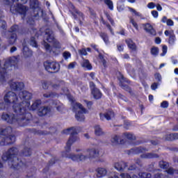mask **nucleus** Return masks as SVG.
<instances>
[{"mask_svg": "<svg viewBox=\"0 0 178 178\" xmlns=\"http://www.w3.org/2000/svg\"><path fill=\"white\" fill-rule=\"evenodd\" d=\"M152 16H153L155 19H156V18L158 17V16H159L158 11H156V10H152Z\"/></svg>", "mask_w": 178, "mask_h": 178, "instance_id": "052dcab7", "label": "nucleus"}, {"mask_svg": "<svg viewBox=\"0 0 178 178\" xmlns=\"http://www.w3.org/2000/svg\"><path fill=\"white\" fill-rule=\"evenodd\" d=\"M163 53L161 54V56H165L166 55V52H168V46L163 45L162 48Z\"/></svg>", "mask_w": 178, "mask_h": 178, "instance_id": "3c124183", "label": "nucleus"}, {"mask_svg": "<svg viewBox=\"0 0 178 178\" xmlns=\"http://www.w3.org/2000/svg\"><path fill=\"white\" fill-rule=\"evenodd\" d=\"M163 176V175H162V173L158 172V173L154 175V178H162Z\"/></svg>", "mask_w": 178, "mask_h": 178, "instance_id": "69168bd1", "label": "nucleus"}, {"mask_svg": "<svg viewBox=\"0 0 178 178\" xmlns=\"http://www.w3.org/2000/svg\"><path fill=\"white\" fill-rule=\"evenodd\" d=\"M63 134H70V138L65 147V151L61 153L63 158H68V159H71L72 161H86V159H88V158H90L88 153L86 152L81 154L69 153L72 151V145H73L76 141H79V140H80L77 136L76 127H72L67 128V129H64L63 131Z\"/></svg>", "mask_w": 178, "mask_h": 178, "instance_id": "f03ea898", "label": "nucleus"}, {"mask_svg": "<svg viewBox=\"0 0 178 178\" xmlns=\"http://www.w3.org/2000/svg\"><path fill=\"white\" fill-rule=\"evenodd\" d=\"M58 94L55 93V92H47V93H44L43 95V97L44 98H55V97H58Z\"/></svg>", "mask_w": 178, "mask_h": 178, "instance_id": "c9c22d12", "label": "nucleus"}, {"mask_svg": "<svg viewBox=\"0 0 178 178\" xmlns=\"http://www.w3.org/2000/svg\"><path fill=\"white\" fill-rule=\"evenodd\" d=\"M117 9L118 12H123V10H124V4L123 3L118 4L117 6Z\"/></svg>", "mask_w": 178, "mask_h": 178, "instance_id": "8fccbe9b", "label": "nucleus"}, {"mask_svg": "<svg viewBox=\"0 0 178 178\" xmlns=\"http://www.w3.org/2000/svg\"><path fill=\"white\" fill-rule=\"evenodd\" d=\"M129 23H131L134 27L136 29V30H138V24L136 21H134V19L130 18Z\"/></svg>", "mask_w": 178, "mask_h": 178, "instance_id": "de8ad7c7", "label": "nucleus"}, {"mask_svg": "<svg viewBox=\"0 0 178 178\" xmlns=\"http://www.w3.org/2000/svg\"><path fill=\"white\" fill-rule=\"evenodd\" d=\"M1 159L5 162L8 161V166L13 170H19L24 172L27 169V164L19 159V149L13 147L4 152L1 156Z\"/></svg>", "mask_w": 178, "mask_h": 178, "instance_id": "7ed1b4c3", "label": "nucleus"}, {"mask_svg": "<svg viewBox=\"0 0 178 178\" xmlns=\"http://www.w3.org/2000/svg\"><path fill=\"white\" fill-rule=\"evenodd\" d=\"M79 55H83L84 56H86L87 55V50L86 49H82L79 50Z\"/></svg>", "mask_w": 178, "mask_h": 178, "instance_id": "6e6d98bb", "label": "nucleus"}, {"mask_svg": "<svg viewBox=\"0 0 178 178\" xmlns=\"http://www.w3.org/2000/svg\"><path fill=\"white\" fill-rule=\"evenodd\" d=\"M127 163L124 161L117 162L114 164L115 169H116V170H118V172H124V170H126V169H127Z\"/></svg>", "mask_w": 178, "mask_h": 178, "instance_id": "f3484780", "label": "nucleus"}, {"mask_svg": "<svg viewBox=\"0 0 178 178\" xmlns=\"http://www.w3.org/2000/svg\"><path fill=\"white\" fill-rule=\"evenodd\" d=\"M99 116L101 120H111L115 118V113L112 110H108L104 113H101Z\"/></svg>", "mask_w": 178, "mask_h": 178, "instance_id": "4468645a", "label": "nucleus"}, {"mask_svg": "<svg viewBox=\"0 0 178 178\" xmlns=\"http://www.w3.org/2000/svg\"><path fill=\"white\" fill-rule=\"evenodd\" d=\"M159 165L161 169H168V168H169V163L166 161H161L159 162Z\"/></svg>", "mask_w": 178, "mask_h": 178, "instance_id": "4c0bfd02", "label": "nucleus"}, {"mask_svg": "<svg viewBox=\"0 0 178 178\" xmlns=\"http://www.w3.org/2000/svg\"><path fill=\"white\" fill-rule=\"evenodd\" d=\"M108 20L110 22V23L112 24V26H115V21H113V19L109 15V14L106 15Z\"/></svg>", "mask_w": 178, "mask_h": 178, "instance_id": "5fc2aeb1", "label": "nucleus"}, {"mask_svg": "<svg viewBox=\"0 0 178 178\" xmlns=\"http://www.w3.org/2000/svg\"><path fill=\"white\" fill-rule=\"evenodd\" d=\"M172 138H173V141L174 140H178V133L172 134Z\"/></svg>", "mask_w": 178, "mask_h": 178, "instance_id": "774afa93", "label": "nucleus"}, {"mask_svg": "<svg viewBox=\"0 0 178 178\" xmlns=\"http://www.w3.org/2000/svg\"><path fill=\"white\" fill-rule=\"evenodd\" d=\"M44 38V40L42 42V45H44V47L47 52H51V45H49V44H48L47 42H52L53 47L54 48H56L57 49H60V43L58 40H56V39H55V36L54 35V31H52V30L49 29H46ZM45 41H47V42Z\"/></svg>", "mask_w": 178, "mask_h": 178, "instance_id": "20e7f679", "label": "nucleus"}, {"mask_svg": "<svg viewBox=\"0 0 178 178\" xmlns=\"http://www.w3.org/2000/svg\"><path fill=\"white\" fill-rule=\"evenodd\" d=\"M165 172H167L168 175H178V170H175L172 168H168Z\"/></svg>", "mask_w": 178, "mask_h": 178, "instance_id": "79ce46f5", "label": "nucleus"}, {"mask_svg": "<svg viewBox=\"0 0 178 178\" xmlns=\"http://www.w3.org/2000/svg\"><path fill=\"white\" fill-rule=\"evenodd\" d=\"M154 77H155L156 80H157L159 81H162V76L161 75V74H159V73L155 74Z\"/></svg>", "mask_w": 178, "mask_h": 178, "instance_id": "4d7b16f0", "label": "nucleus"}, {"mask_svg": "<svg viewBox=\"0 0 178 178\" xmlns=\"http://www.w3.org/2000/svg\"><path fill=\"white\" fill-rule=\"evenodd\" d=\"M19 155L20 156H31V148H30V145L29 147L25 146Z\"/></svg>", "mask_w": 178, "mask_h": 178, "instance_id": "aec40b11", "label": "nucleus"}, {"mask_svg": "<svg viewBox=\"0 0 178 178\" xmlns=\"http://www.w3.org/2000/svg\"><path fill=\"white\" fill-rule=\"evenodd\" d=\"M30 45L32 47H34L35 48H37V42L35 41V38L32 37L30 40Z\"/></svg>", "mask_w": 178, "mask_h": 178, "instance_id": "49530a36", "label": "nucleus"}, {"mask_svg": "<svg viewBox=\"0 0 178 178\" xmlns=\"http://www.w3.org/2000/svg\"><path fill=\"white\" fill-rule=\"evenodd\" d=\"M22 52L25 58H30V56H33V51L29 49V47H27V44L26 43V40H23L22 42Z\"/></svg>", "mask_w": 178, "mask_h": 178, "instance_id": "dca6fc26", "label": "nucleus"}, {"mask_svg": "<svg viewBox=\"0 0 178 178\" xmlns=\"http://www.w3.org/2000/svg\"><path fill=\"white\" fill-rule=\"evenodd\" d=\"M175 41H176V35L175 33H170V36H169L168 42L170 45H175Z\"/></svg>", "mask_w": 178, "mask_h": 178, "instance_id": "f704fd0d", "label": "nucleus"}, {"mask_svg": "<svg viewBox=\"0 0 178 178\" xmlns=\"http://www.w3.org/2000/svg\"><path fill=\"white\" fill-rule=\"evenodd\" d=\"M86 150L87 151L86 152L89 158H97V156H99V155L98 149L95 148H89Z\"/></svg>", "mask_w": 178, "mask_h": 178, "instance_id": "a211bd4d", "label": "nucleus"}, {"mask_svg": "<svg viewBox=\"0 0 178 178\" xmlns=\"http://www.w3.org/2000/svg\"><path fill=\"white\" fill-rule=\"evenodd\" d=\"M144 30L147 33V34H149V35H156V31L155 29H154V26L151 25L149 23H146L143 24Z\"/></svg>", "mask_w": 178, "mask_h": 178, "instance_id": "2eb2a0df", "label": "nucleus"}, {"mask_svg": "<svg viewBox=\"0 0 178 178\" xmlns=\"http://www.w3.org/2000/svg\"><path fill=\"white\" fill-rule=\"evenodd\" d=\"M12 131L13 129L10 127H7L6 129H1L0 134L1 136H3V137H1L0 141V145L1 147H4V145H10L16 141V136H15V135H9L12 134Z\"/></svg>", "mask_w": 178, "mask_h": 178, "instance_id": "423d86ee", "label": "nucleus"}, {"mask_svg": "<svg viewBox=\"0 0 178 178\" xmlns=\"http://www.w3.org/2000/svg\"><path fill=\"white\" fill-rule=\"evenodd\" d=\"M51 112V108L48 106L40 107L38 111V116H45L47 113H49Z\"/></svg>", "mask_w": 178, "mask_h": 178, "instance_id": "6ab92c4d", "label": "nucleus"}, {"mask_svg": "<svg viewBox=\"0 0 178 178\" xmlns=\"http://www.w3.org/2000/svg\"><path fill=\"white\" fill-rule=\"evenodd\" d=\"M29 0H4L6 5H12L13 2H18L16 6H10V12L12 13H19V15H22V19H24V16H26V13L29 10L26 6L22 4L27 3Z\"/></svg>", "mask_w": 178, "mask_h": 178, "instance_id": "39448f33", "label": "nucleus"}, {"mask_svg": "<svg viewBox=\"0 0 178 178\" xmlns=\"http://www.w3.org/2000/svg\"><path fill=\"white\" fill-rule=\"evenodd\" d=\"M167 26H173L175 23L173 22V20L172 19H168L167 20Z\"/></svg>", "mask_w": 178, "mask_h": 178, "instance_id": "0e129e2a", "label": "nucleus"}, {"mask_svg": "<svg viewBox=\"0 0 178 178\" xmlns=\"http://www.w3.org/2000/svg\"><path fill=\"white\" fill-rule=\"evenodd\" d=\"M136 168V164H132L127 168V170H135Z\"/></svg>", "mask_w": 178, "mask_h": 178, "instance_id": "680f3d73", "label": "nucleus"}, {"mask_svg": "<svg viewBox=\"0 0 178 178\" xmlns=\"http://www.w3.org/2000/svg\"><path fill=\"white\" fill-rule=\"evenodd\" d=\"M124 136L126 138L131 140V141H134V140H136V136L131 133H124Z\"/></svg>", "mask_w": 178, "mask_h": 178, "instance_id": "72a5a7b5", "label": "nucleus"}, {"mask_svg": "<svg viewBox=\"0 0 178 178\" xmlns=\"http://www.w3.org/2000/svg\"><path fill=\"white\" fill-rule=\"evenodd\" d=\"M104 1L105 5H106L110 10H113V1L112 0H102Z\"/></svg>", "mask_w": 178, "mask_h": 178, "instance_id": "2f4dec72", "label": "nucleus"}, {"mask_svg": "<svg viewBox=\"0 0 178 178\" xmlns=\"http://www.w3.org/2000/svg\"><path fill=\"white\" fill-rule=\"evenodd\" d=\"M72 15L74 17V19H77V15L79 16V17H82V19L84 17V15H83V13L80 12V10L77 9H74V11L72 13Z\"/></svg>", "mask_w": 178, "mask_h": 178, "instance_id": "bb28decb", "label": "nucleus"}, {"mask_svg": "<svg viewBox=\"0 0 178 178\" xmlns=\"http://www.w3.org/2000/svg\"><path fill=\"white\" fill-rule=\"evenodd\" d=\"M155 6H156V5H155V3H154V2H150L147 4V8L149 9H154Z\"/></svg>", "mask_w": 178, "mask_h": 178, "instance_id": "bf43d9fd", "label": "nucleus"}, {"mask_svg": "<svg viewBox=\"0 0 178 178\" xmlns=\"http://www.w3.org/2000/svg\"><path fill=\"white\" fill-rule=\"evenodd\" d=\"M17 31H19V26L13 25L10 27L9 32L12 33L10 34V37L8 40V43L10 44V45H13V44L16 42V40L17 38V35L16 34V33H17Z\"/></svg>", "mask_w": 178, "mask_h": 178, "instance_id": "9d476101", "label": "nucleus"}, {"mask_svg": "<svg viewBox=\"0 0 178 178\" xmlns=\"http://www.w3.org/2000/svg\"><path fill=\"white\" fill-rule=\"evenodd\" d=\"M44 66L49 73H58L60 69V65L55 61H46L44 63Z\"/></svg>", "mask_w": 178, "mask_h": 178, "instance_id": "6e6552de", "label": "nucleus"}, {"mask_svg": "<svg viewBox=\"0 0 178 178\" xmlns=\"http://www.w3.org/2000/svg\"><path fill=\"white\" fill-rule=\"evenodd\" d=\"M95 136H103L104 131L102 130V128H101V126L99 125L95 126Z\"/></svg>", "mask_w": 178, "mask_h": 178, "instance_id": "393cba45", "label": "nucleus"}, {"mask_svg": "<svg viewBox=\"0 0 178 178\" xmlns=\"http://www.w3.org/2000/svg\"><path fill=\"white\" fill-rule=\"evenodd\" d=\"M120 87H122V88H123V90H125L126 91H128L130 93L131 92V89L130 88V87H129V86L124 84L123 83V81H121Z\"/></svg>", "mask_w": 178, "mask_h": 178, "instance_id": "37998d69", "label": "nucleus"}, {"mask_svg": "<svg viewBox=\"0 0 178 178\" xmlns=\"http://www.w3.org/2000/svg\"><path fill=\"white\" fill-rule=\"evenodd\" d=\"M90 88L91 90L92 95L95 99H101L102 98V92L101 90L96 88L95 83L94 82H90Z\"/></svg>", "mask_w": 178, "mask_h": 178, "instance_id": "9b49d317", "label": "nucleus"}, {"mask_svg": "<svg viewBox=\"0 0 178 178\" xmlns=\"http://www.w3.org/2000/svg\"><path fill=\"white\" fill-rule=\"evenodd\" d=\"M39 2L38 0H31L30 1V6L32 9H38L39 6Z\"/></svg>", "mask_w": 178, "mask_h": 178, "instance_id": "c85d7f7f", "label": "nucleus"}, {"mask_svg": "<svg viewBox=\"0 0 178 178\" xmlns=\"http://www.w3.org/2000/svg\"><path fill=\"white\" fill-rule=\"evenodd\" d=\"M163 140L165 141H173V135L172 134H166L163 138Z\"/></svg>", "mask_w": 178, "mask_h": 178, "instance_id": "c03bdc74", "label": "nucleus"}, {"mask_svg": "<svg viewBox=\"0 0 178 178\" xmlns=\"http://www.w3.org/2000/svg\"><path fill=\"white\" fill-rule=\"evenodd\" d=\"M127 45H128V47L129 49H131V51H136L137 49V46H136V43L131 40V39H127L126 40Z\"/></svg>", "mask_w": 178, "mask_h": 178, "instance_id": "b1692460", "label": "nucleus"}, {"mask_svg": "<svg viewBox=\"0 0 178 178\" xmlns=\"http://www.w3.org/2000/svg\"><path fill=\"white\" fill-rule=\"evenodd\" d=\"M128 9H129V12H131V13H134L135 15V16H138V17H143V14L137 12L136 10H134V8H133L131 7H128Z\"/></svg>", "mask_w": 178, "mask_h": 178, "instance_id": "e433bc0d", "label": "nucleus"}, {"mask_svg": "<svg viewBox=\"0 0 178 178\" xmlns=\"http://www.w3.org/2000/svg\"><path fill=\"white\" fill-rule=\"evenodd\" d=\"M138 176L140 178H151L152 177L151 173H148V172H140L138 174Z\"/></svg>", "mask_w": 178, "mask_h": 178, "instance_id": "ea45409f", "label": "nucleus"}, {"mask_svg": "<svg viewBox=\"0 0 178 178\" xmlns=\"http://www.w3.org/2000/svg\"><path fill=\"white\" fill-rule=\"evenodd\" d=\"M40 105H41V101L40 99L35 100L31 106H29V108L26 110V113H29V110L31 109V111H35V109H38L40 108Z\"/></svg>", "mask_w": 178, "mask_h": 178, "instance_id": "4be33fe9", "label": "nucleus"}, {"mask_svg": "<svg viewBox=\"0 0 178 178\" xmlns=\"http://www.w3.org/2000/svg\"><path fill=\"white\" fill-rule=\"evenodd\" d=\"M119 140L120 138L118 135L113 136L111 140L112 145H118L119 144Z\"/></svg>", "mask_w": 178, "mask_h": 178, "instance_id": "7c9ffc66", "label": "nucleus"}, {"mask_svg": "<svg viewBox=\"0 0 178 178\" xmlns=\"http://www.w3.org/2000/svg\"><path fill=\"white\" fill-rule=\"evenodd\" d=\"M99 35L101 38H102V40L104 41L105 44H109V37L108 36L107 33L101 32L99 33Z\"/></svg>", "mask_w": 178, "mask_h": 178, "instance_id": "cd10ccee", "label": "nucleus"}, {"mask_svg": "<svg viewBox=\"0 0 178 178\" xmlns=\"http://www.w3.org/2000/svg\"><path fill=\"white\" fill-rule=\"evenodd\" d=\"M0 27L3 30H6V27H7L6 22L4 20H0Z\"/></svg>", "mask_w": 178, "mask_h": 178, "instance_id": "09e8293b", "label": "nucleus"}, {"mask_svg": "<svg viewBox=\"0 0 178 178\" xmlns=\"http://www.w3.org/2000/svg\"><path fill=\"white\" fill-rule=\"evenodd\" d=\"M19 99H24L21 102H29V106H30V99L33 97V95L30 93L28 91L24 90L22 92H19Z\"/></svg>", "mask_w": 178, "mask_h": 178, "instance_id": "ddd939ff", "label": "nucleus"}, {"mask_svg": "<svg viewBox=\"0 0 178 178\" xmlns=\"http://www.w3.org/2000/svg\"><path fill=\"white\" fill-rule=\"evenodd\" d=\"M3 101L6 105L13 104V109L15 113L17 114V118L15 114L3 113L1 115L2 120L6 122L9 124H15L18 123L19 126H27L31 122L33 115L30 113H27V110L30 106L29 102H20L17 95L13 91L7 92L3 96Z\"/></svg>", "mask_w": 178, "mask_h": 178, "instance_id": "f257e3e1", "label": "nucleus"}, {"mask_svg": "<svg viewBox=\"0 0 178 178\" xmlns=\"http://www.w3.org/2000/svg\"><path fill=\"white\" fill-rule=\"evenodd\" d=\"M151 88L153 90H156V88H158V83H154L152 86H151Z\"/></svg>", "mask_w": 178, "mask_h": 178, "instance_id": "e2e57ef3", "label": "nucleus"}, {"mask_svg": "<svg viewBox=\"0 0 178 178\" xmlns=\"http://www.w3.org/2000/svg\"><path fill=\"white\" fill-rule=\"evenodd\" d=\"M77 108L79 109L77 113H76L75 118L78 122H83L84 120L85 117H84V113H86V109L84 107H83V105L80 103H76L74 104L72 111L73 112H76V109Z\"/></svg>", "mask_w": 178, "mask_h": 178, "instance_id": "0eeeda50", "label": "nucleus"}, {"mask_svg": "<svg viewBox=\"0 0 178 178\" xmlns=\"http://www.w3.org/2000/svg\"><path fill=\"white\" fill-rule=\"evenodd\" d=\"M82 66L83 67H86V69H88V70H91V69H92V66L91 65L88 60H84Z\"/></svg>", "mask_w": 178, "mask_h": 178, "instance_id": "473e14b6", "label": "nucleus"}, {"mask_svg": "<svg viewBox=\"0 0 178 178\" xmlns=\"http://www.w3.org/2000/svg\"><path fill=\"white\" fill-rule=\"evenodd\" d=\"M125 67H126V70H127L128 73H131V72H133V67H131V65L126 64Z\"/></svg>", "mask_w": 178, "mask_h": 178, "instance_id": "603ef678", "label": "nucleus"}, {"mask_svg": "<svg viewBox=\"0 0 178 178\" xmlns=\"http://www.w3.org/2000/svg\"><path fill=\"white\" fill-rule=\"evenodd\" d=\"M99 59L101 60L104 67H106V60L104 58V55L99 52Z\"/></svg>", "mask_w": 178, "mask_h": 178, "instance_id": "a19ab883", "label": "nucleus"}, {"mask_svg": "<svg viewBox=\"0 0 178 178\" xmlns=\"http://www.w3.org/2000/svg\"><path fill=\"white\" fill-rule=\"evenodd\" d=\"M122 178H138V177H137V175H134L132 177L130 176V175L127 174V173H122L120 175Z\"/></svg>", "mask_w": 178, "mask_h": 178, "instance_id": "a18cd8bd", "label": "nucleus"}, {"mask_svg": "<svg viewBox=\"0 0 178 178\" xmlns=\"http://www.w3.org/2000/svg\"><path fill=\"white\" fill-rule=\"evenodd\" d=\"M143 159H153L154 158H159V155L155 153H145L140 155Z\"/></svg>", "mask_w": 178, "mask_h": 178, "instance_id": "412c9836", "label": "nucleus"}, {"mask_svg": "<svg viewBox=\"0 0 178 178\" xmlns=\"http://www.w3.org/2000/svg\"><path fill=\"white\" fill-rule=\"evenodd\" d=\"M108 178H119V177L115 175V174L113 172H111L108 175Z\"/></svg>", "mask_w": 178, "mask_h": 178, "instance_id": "338daca9", "label": "nucleus"}, {"mask_svg": "<svg viewBox=\"0 0 178 178\" xmlns=\"http://www.w3.org/2000/svg\"><path fill=\"white\" fill-rule=\"evenodd\" d=\"M97 177H104V176H106V175L109 176V173L106 171V169L104 168H98L97 170Z\"/></svg>", "mask_w": 178, "mask_h": 178, "instance_id": "5701e85b", "label": "nucleus"}, {"mask_svg": "<svg viewBox=\"0 0 178 178\" xmlns=\"http://www.w3.org/2000/svg\"><path fill=\"white\" fill-rule=\"evenodd\" d=\"M53 90H60L61 88V90L63 92H61L62 95H67L69 94V89H67V84L65 83L63 81H58L56 83H54L51 86Z\"/></svg>", "mask_w": 178, "mask_h": 178, "instance_id": "1a4fd4ad", "label": "nucleus"}, {"mask_svg": "<svg viewBox=\"0 0 178 178\" xmlns=\"http://www.w3.org/2000/svg\"><path fill=\"white\" fill-rule=\"evenodd\" d=\"M49 84H51L50 82L44 81L42 83V88L44 90H48V88L49 87Z\"/></svg>", "mask_w": 178, "mask_h": 178, "instance_id": "864d4df0", "label": "nucleus"}, {"mask_svg": "<svg viewBox=\"0 0 178 178\" xmlns=\"http://www.w3.org/2000/svg\"><path fill=\"white\" fill-rule=\"evenodd\" d=\"M130 151H134V154H142V152H146L148 151V149L144 148V147H135L133 149H131Z\"/></svg>", "mask_w": 178, "mask_h": 178, "instance_id": "a878e982", "label": "nucleus"}, {"mask_svg": "<svg viewBox=\"0 0 178 178\" xmlns=\"http://www.w3.org/2000/svg\"><path fill=\"white\" fill-rule=\"evenodd\" d=\"M151 54L153 56H156L159 54V49L158 47H152L150 50Z\"/></svg>", "mask_w": 178, "mask_h": 178, "instance_id": "58836bf2", "label": "nucleus"}, {"mask_svg": "<svg viewBox=\"0 0 178 178\" xmlns=\"http://www.w3.org/2000/svg\"><path fill=\"white\" fill-rule=\"evenodd\" d=\"M8 84L13 91H20L24 88V83L23 82L10 81Z\"/></svg>", "mask_w": 178, "mask_h": 178, "instance_id": "f8f14e48", "label": "nucleus"}, {"mask_svg": "<svg viewBox=\"0 0 178 178\" xmlns=\"http://www.w3.org/2000/svg\"><path fill=\"white\" fill-rule=\"evenodd\" d=\"M161 108H168L169 106V102H168L167 101H163L161 104Z\"/></svg>", "mask_w": 178, "mask_h": 178, "instance_id": "13d9d810", "label": "nucleus"}, {"mask_svg": "<svg viewBox=\"0 0 178 178\" xmlns=\"http://www.w3.org/2000/svg\"><path fill=\"white\" fill-rule=\"evenodd\" d=\"M102 23L103 24H104V26H106L107 27V29H108V30L111 33L112 35H115V33L113 32V29H112V27L111 26V24H109V23L106 22H105L104 18H102Z\"/></svg>", "mask_w": 178, "mask_h": 178, "instance_id": "c756f323", "label": "nucleus"}]
</instances>
